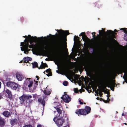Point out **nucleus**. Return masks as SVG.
Instances as JSON below:
<instances>
[{"mask_svg": "<svg viewBox=\"0 0 127 127\" xmlns=\"http://www.w3.org/2000/svg\"><path fill=\"white\" fill-rule=\"evenodd\" d=\"M81 35L82 36V38L85 42L86 43L87 49H88V44L90 43V47L93 50L94 54V67L88 66H87L85 70L87 72V76L90 78L86 76L84 78L83 76H81L82 79L85 81V84H95V32L93 34V39L91 40L89 39L85 34V32H82ZM80 35H79L80 36Z\"/></svg>", "mask_w": 127, "mask_h": 127, "instance_id": "1", "label": "nucleus"}, {"mask_svg": "<svg viewBox=\"0 0 127 127\" xmlns=\"http://www.w3.org/2000/svg\"><path fill=\"white\" fill-rule=\"evenodd\" d=\"M57 31L59 32L58 34L57 35L58 38L56 42V46L58 51L55 58L56 60L59 61L61 60L62 58L60 49L62 46L64 38L67 35L69 34V33L67 31H64L61 30H58Z\"/></svg>", "mask_w": 127, "mask_h": 127, "instance_id": "2", "label": "nucleus"}, {"mask_svg": "<svg viewBox=\"0 0 127 127\" xmlns=\"http://www.w3.org/2000/svg\"><path fill=\"white\" fill-rule=\"evenodd\" d=\"M110 77L109 75L104 77L100 76L99 77L100 82L101 84L105 86L114 88L115 86V82L110 83L108 84V81L110 79Z\"/></svg>", "mask_w": 127, "mask_h": 127, "instance_id": "3", "label": "nucleus"}, {"mask_svg": "<svg viewBox=\"0 0 127 127\" xmlns=\"http://www.w3.org/2000/svg\"><path fill=\"white\" fill-rule=\"evenodd\" d=\"M28 41L26 42H24L21 43L20 46H22L25 50L28 49L29 46V41H30L31 44L35 41L37 38L36 36H31L30 35H28Z\"/></svg>", "mask_w": 127, "mask_h": 127, "instance_id": "4", "label": "nucleus"}, {"mask_svg": "<svg viewBox=\"0 0 127 127\" xmlns=\"http://www.w3.org/2000/svg\"><path fill=\"white\" fill-rule=\"evenodd\" d=\"M63 118H58L56 116L53 118V121L58 127H60L63 126L64 122V120L63 119Z\"/></svg>", "mask_w": 127, "mask_h": 127, "instance_id": "5", "label": "nucleus"}, {"mask_svg": "<svg viewBox=\"0 0 127 127\" xmlns=\"http://www.w3.org/2000/svg\"><path fill=\"white\" fill-rule=\"evenodd\" d=\"M6 85L8 87H10L12 89L14 90H16L20 87L18 84L11 81L7 82Z\"/></svg>", "mask_w": 127, "mask_h": 127, "instance_id": "6", "label": "nucleus"}, {"mask_svg": "<svg viewBox=\"0 0 127 127\" xmlns=\"http://www.w3.org/2000/svg\"><path fill=\"white\" fill-rule=\"evenodd\" d=\"M32 98V96L31 95L24 94L19 98L20 99V103L21 104H24L25 101L26 100Z\"/></svg>", "mask_w": 127, "mask_h": 127, "instance_id": "7", "label": "nucleus"}, {"mask_svg": "<svg viewBox=\"0 0 127 127\" xmlns=\"http://www.w3.org/2000/svg\"><path fill=\"white\" fill-rule=\"evenodd\" d=\"M97 41L96 38V95L98 96V94L97 93L96 91L97 85Z\"/></svg>", "mask_w": 127, "mask_h": 127, "instance_id": "8", "label": "nucleus"}, {"mask_svg": "<svg viewBox=\"0 0 127 127\" xmlns=\"http://www.w3.org/2000/svg\"><path fill=\"white\" fill-rule=\"evenodd\" d=\"M63 101L66 103H68L71 101V98L68 95L66 94H64L63 96L61 97Z\"/></svg>", "mask_w": 127, "mask_h": 127, "instance_id": "9", "label": "nucleus"}, {"mask_svg": "<svg viewBox=\"0 0 127 127\" xmlns=\"http://www.w3.org/2000/svg\"><path fill=\"white\" fill-rule=\"evenodd\" d=\"M4 92L5 96L10 100L12 99L13 98V96L11 92L7 89L5 90Z\"/></svg>", "mask_w": 127, "mask_h": 127, "instance_id": "10", "label": "nucleus"}, {"mask_svg": "<svg viewBox=\"0 0 127 127\" xmlns=\"http://www.w3.org/2000/svg\"><path fill=\"white\" fill-rule=\"evenodd\" d=\"M107 31L109 33V35H111L112 39L113 40H115L114 38H116L115 35L117 33L115 32H117V30L116 29H115L114 30V32L112 31L111 30H107Z\"/></svg>", "mask_w": 127, "mask_h": 127, "instance_id": "11", "label": "nucleus"}, {"mask_svg": "<svg viewBox=\"0 0 127 127\" xmlns=\"http://www.w3.org/2000/svg\"><path fill=\"white\" fill-rule=\"evenodd\" d=\"M76 113L78 115H86L85 109H81L76 110Z\"/></svg>", "mask_w": 127, "mask_h": 127, "instance_id": "12", "label": "nucleus"}, {"mask_svg": "<svg viewBox=\"0 0 127 127\" xmlns=\"http://www.w3.org/2000/svg\"><path fill=\"white\" fill-rule=\"evenodd\" d=\"M16 78L18 81H21L24 79V77L22 74L18 72L16 74Z\"/></svg>", "mask_w": 127, "mask_h": 127, "instance_id": "13", "label": "nucleus"}, {"mask_svg": "<svg viewBox=\"0 0 127 127\" xmlns=\"http://www.w3.org/2000/svg\"><path fill=\"white\" fill-rule=\"evenodd\" d=\"M101 60L100 64V67L101 68V69H103V67L104 66V55L103 54H102L101 55Z\"/></svg>", "mask_w": 127, "mask_h": 127, "instance_id": "14", "label": "nucleus"}, {"mask_svg": "<svg viewBox=\"0 0 127 127\" xmlns=\"http://www.w3.org/2000/svg\"><path fill=\"white\" fill-rule=\"evenodd\" d=\"M43 99L41 97L39 98L38 99V102L43 105V107H44L45 105V101L44 99L45 97L44 96L43 97Z\"/></svg>", "mask_w": 127, "mask_h": 127, "instance_id": "15", "label": "nucleus"}, {"mask_svg": "<svg viewBox=\"0 0 127 127\" xmlns=\"http://www.w3.org/2000/svg\"><path fill=\"white\" fill-rule=\"evenodd\" d=\"M6 123L5 119L0 116V127H3Z\"/></svg>", "mask_w": 127, "mask_h": 127, "instance_id": "16", "label": "nucleus"}, {"mask_svg": "<svg viewBox=\"0 0 127 127\" xmlns=\"http://www.w3.org/2000/svg\"><path fill=\"white\" fill-rule=\"evenodd\" d=\"M55 108L56 109L57 111L59 114V117H64V114H62V111L59 108L56 107ZM63 114H65V112L64 111L63 112Z\"/></svg>", "mask_w": 127, "mask_h": 127, "instance_id": "17", "label": "nucleus"}, {"mask_svg": "<svg viewBox=\"0 0 127 127\" xmlns=\"http://www.w3.org/2000/svg\"><path fill=\"white\" fill-rule=\"evenodd\" d=\"M120 30L123 31L125 33L124 35V39L126 41H127V28H121Z\"/></svg>", "mask_w": 127, "mask_h": 127, "instance_id": "18", "label": "nucleus"}, {"mask_svg": "<svg viewBox=\"0 0 127 127\" xmlns=\"http://www.w3.org/2000/svg\"><path fill=\"white\" fill-rule=\"evenodd\" d=\"M2 114L4 117H9L11 114H10V112L7 111H3Z\"/></svg>", "mask_w": 127, "mask_h": 127, "instance_id": "19", "label": "nucleus"}, {"mask_svg": "<svg viewBox=\"0 0 127 127\" xmlns=\"http://www.w3.org/2000/svg\"><path fill=\"white\" fill-rule=\"evenodd\" d=\"M32 60V59L31 58L29 57H24L23 60V61H24V63H27L29 62V61H31Z\"/></svg>", "mask_w": 127, "mask_h": 127, "instance_id": "20", "label": "nucleus"}, {"mask_svg": "<svg viewBox=\"0 0 127 127\" xmlns=\"http://www.w3.org/2000/svg\"><path fill=\"white\" fill-rule=\"evenodd\" d=\"M84 109H85L86 113V114H88L90 112L91 109L90 107L89 106H86L85 107Z\"/></svg>", "mask_w": 127, "mask_h": 127, "instance_id": "21", "label": "nucleus"}, {"mask_svg": "<svg viewBox=\"0 0 127 127\" xmlns=\"http://www.w3.org/2000/svg\"><path fill=\"white\" fill-rule=\"evenodd\" d=\"M105 29H103V28L101 30H99V34L101 36H103L104 35V34L106 33V32L104 30Z\"/></svg>", "mask_w": 127, "mask_h": 127, "instance_id": "22", "label": "nucleus"}, {"mask_svg": "<svg viewBox=\"0 0 127 127\" xmlns=\"http://www.w3.org/2000/svg\"><path fill=\"white\" fill-rule=\"evenodd\" d=\"M110 96V95H107L106 96L107 97V100H106L103 99L102 98H100L102 100V101L105 103H107L109 102V101H110V99H109V97Z\"/></svg>", "mask_w": 127, "mask_h": 127, "instance_id": "23", "label": "nucleus"}, {"mask_svg": "<svg viewBox=\"0 0 127 127\" xmlns=\"http://www.w3.org/2000/svg\"><path fill=\"white\" fill-rule=\"evenodd\" d=\"M51 70L49 68L47 69L45 71L46 73H48L46 74L48 76H51L52 75V73L51 71Z\"/></svg>", "mask_w": 127, "mask_h": 127, "instance_id": "24", "label": "nucleus"}, {"mask_svg": "<svg viewBox=\"0 0 127 127\" xmlns=\"http://www.w3.org/2000/svg\"><path fill=\"white\" fill-rule=\"evenodd\" d=\"M17 120L16 119H14L11 120L10 123L11 125H13L17 122Z\"/></svg>", "mask_w": 127, "mask_h": 127, "instance_id": "25", "label": "nucleus"}, {"mask_svg": "<svg viewBox=\"0 0 127 127\" xmlns=\"http://www.w3.org/2000/svg\"><path fill=\"white\" fill-rule=\"evenodd\" d=\"M33 68L35 67H38V64L36 62H34L33 64Z\"/></svg>", "mask_w": 127, "mask_h": 127, "instance_id": "26", "label": "nucleus"}, {"mask_svg": "<svg viewBox=\"0 0 127 127\" xmlns=\"http://www.w3.org/2000/svg\"><path fill=\"white\" fill-rule=\"evenodd\" d=\"M44 94L46 95H49L50 94V92L47 90H45L44 92Z\"/></svg>", "mask_w": 127, "mask_h": 127, "instance_id": "27", "label": "nucleus"}, {"mask_svg": "<svg viewBox=\"0 0 127 127\" xmlns=\"http://www.w3.org/2000/svg\"><path fill=\"white\" fill-rule=\"evenodd\" d=\"M39 50L41 52H44V46L43 45L42 47H40L39 48Z\"/></svg>", "mask_w": 127, "mask_h": 127, "instance_id": "28", "label": "nucleus"}, {"mask_svg": "<svg viewBox=\"0 0 127 127\" xmlns=\"http://www.w3.org/2000/svg\"><path fill=\"white\" fill-rule=\"evenodd\" d=\"M45 67H44V63L43 64H41L39 68V69H42L45 68Z\"/></svg>", "mask_w": 127, "mask_h": 127, "instance_id": "29", "label": "nucleus"}, {"mask_svg": "<svg viewBox=\"0 0 127 127\" xmlns=\"http://www.w3.org/2000/svg\"><path fill=\"white\" fill-rule=\"evenodd\" d=\"M33 84V82L32 81H31L29 84L28 85V87L29 88L31 87L32 85Z\"/></svg>", "mask_w": 127, "mask_h": 127, "instance_id": "30", "label": "nucleus"}, {"mask_svg": "<svg viewBox=\"0 0 127 127\" xmlns=\"http://www.w3.org/2000/svg\"><path fill=\"white\" fill-rule=\"evenodd\" d=\"M79 38L77 36H75L74 37V40H79Z\"/></svg>", "mask_w": 127, "mask_h": 127, "instance_id": "31", "label": "nucleus"}, {"mask_svg": "<svg viewBox=\"0 0 127 127\" xmlns=\"http://www.w3.org/2000/svg\"><path fill=\"white\" fill-rule=\"evenodd\" d=\"M68 83L67 81H65L63 82V84L64 86H66L68 85Z\"/></svg>", "mask_w": 127, "mask_h": 127, "instance_id": "32", "label": "nucleus"}, {"mask_svg": "<svg viewBox=\"0 0 127 127\" xmlns=\"http://www.w3.org/2000/svg\"><path fill=\"white\" fill-rule=\"evenodd\" d=\"M122 71H123L124 72H125L127 71V68L126 67H123L122 70Z\"/></svg>", "mask_w": 127, "mask_h": 127, "instance_id": "33", "label": "nucleus"}, {"mask_svg": "<svg viewBox=\"0 0 127 127\" xmlns=\"http://www.w3.org/2000/svg\"><path fill=\"white\" fill-rule=\"evenodd\" d=\"M74 90L75 93H77L78 92V89L77 88H74Z\"/></svg>", "mask_w": 127, "mask_h": 127, "instance_id": "34", "label": "nucleus"}, {"mask_svg": "<svg viewBox=\"0 0 127 127\" xmlns=\"http://www.w3.org/2000/svg\"><path fill=\"white\" fill-rule=\"evenodd\" d=\"M23 127H32V126L31 125H28L24 126Z\"/></svg>", "mask_w": 127, "mask_h": 127, "instance_id": "35", "label": "nucleus"}, {"mask_svg": "<svg viewBox=\"0 0 127 127\" xmlns=\"http://www.w3.org/2000/svg\"><path fill=\"white\" fill-rule=\"evenodd\" d=\"M57 34V33H56V35H52L51 34H50L49 35H50V36H52V37L53 38H54L55 37H56V35Z\"/></svg>", "mask_w": 127, "mask_h": 127, "instance_id": "36", "label": "nucleus"}, {"mask_svg": "<svg viewBox=\"0 0 127 127\" xmlns=\"http://www.w3.org/2000/svg\"><path fill=\"white\" fill-rule=\"evenodd\" d=\"M3 98L2 93H0V99Z\"/></svg>", "mask_w": 127, "mask_h": 127, "instance_id": "37", "label": "nucleus"}, {"mask_svg": "<svg viewBox=\"0 0 127 127\" xmlns=\"http://www.w3.org/2000/svg\"><path fill=\"white\" fill-rule=\"evenodd\" d=\"M29 48H32L33 47V45H29Z\"/></svg>", "mask_w": 127, "mask_h": 127, "instance_id": "38", "label": "nucleus"}, {"mask_svg": "<svg viewBox=\"0 0 127 127\" xmlns=\"http://www.w3.org/2000/svg\"><path fill=\"white\" fill-rule=\"evenodd\" d=\"M26 51L27 52V54H28L29 53V51H30V49H29L28 48V49H26Z\"/></svg>", "mask_w": 127, "mask_h": 127, "instance_id": "39", "label": "nucleus"}, {"mask_svg": "<svg viewBox=\"0 0 127 127\" xmlns=\"http://www.w3.org/2000/svg\"><path fill=\"white\" fill-rule=\"evenodd\" d=\"M79 102H80V104H83V102H81V100H79Z\"/></svg>", "mask_w": 127, "mask_h": 127, "instance_id": "40", "label": "nucleus"}, {"mask_svg": "<svg viewBox=\"0 0 127 127\" xmlns=\"http://www.w3.org/2000/svg\"><path fill=\"white\" fill-rule=\"evenodd\" d=\"M44 67H45H45H48V66L47 65L46 63H44Z\"/></svg>", "mask_w": 127, "mask_h": 127, "instance_id": "41", "label": "nucleus"}, {"mask_svg": "<svg viewBox=\"0 0 127 127\" xmlns=\"http://www.w3.org/2000/svg\"><path fill=\"white\" fill-rule=\"evenodd\" d=\"M99 95L100 96V97H101L102 95L103 94L101 93V92H99Z\"/></svg>", "mask_w": 127, "mask_h": 127, "instance_id": "42", "label": "nucleus"}, {"mask_svg": "<svg viewBox=\"0 0 127 127\" xmlns=\"http://www.w3.org/2000/svg\"><path fill=\"white\" fill-rule=\"evenodd\" d=\"M100 98H99L98 97H97V98H96V99H97V100H99H99H100V101L101 100H102V99H100Z\"/></svg>", "mask_w": 127, "mask_h": 127, "instance_id": "43", "label": "nucleus"}, {"mask_svg": "<svg viewBox=\"0 0 127 127\" xmlns=\"http://www.w3.org/2000/svg\"><path fill=\"white\" fill-rule=\"evenodd\" d=\"M21 50L22 51H24V50H25L22 47H21Z\"/></svg>", "mask_w": 127, "mask_h": 127, "instance_id": "44", "label": "nucleus"}, {"mask_svg": "<svg viewBox=\"0 0 127 127\" xmlns=\"http://www.w3.org/2000/svg\"><path fill=\"white\" fill-rule=\"evenodd\" d=\"M36 77L37 78V80H39V77L38 76H36Z\"/></svg>", "mask_w": 127, "mask_h": 127, "instance_id": "45", "label": "nucleus"}, {"mask_svg": "<svg viewBox=\"0 0 127 127\" xmlns=\"http://www.w3.org/2000/svg\"><path fill=\"white\" fill-rule=\"evenodd\" d=\"M25 77V78L26 79V80L28 79V81H30V80L31 79V78H26Z\"/></svg>", "mask_w": 127, "mask_h": 127, "instance_id": "46", "label": "nucleus"}, {"mask_svg": "<svg viewBox=\"0 0 127 127\" xmlns=\"http://www.w3.org/2000/svg\"><path fill=\"white\" fill-rule=\"evenodd\" d=\"M38 81H36L35 84L36 85H38Z\"/></svg>", "mask_w": 127, "mask_h": 127, "instance_id": "47", "label": "nucleus"}, {"mask_svg": "<svg viewBox=\"0 0 127 127\" xmlns=\"http://www.w3.org/2000/svg\"><path fill=\"white\" fill-rule=\"evenodd\" d=\"M24 37L26 38H28V40L29 39L28 38V37H27V36L26 35L25 36H23Z\"/></svg>", "mask_w": 127, "mask_h": 127, "instance_id": "48", "label": "nucleus"}, {"mask_svg": "<svg viewBox=\"0 0 127 127\" xmlns=\"http://www.w3.org/2000/svg\"><path fill=\"white\" fill-rule=\"evenodd\" d=\"M37 127H42V126L41 125H38L37 126Z\"/></svg>", "mask_w": 127, "mask_h": 127, "instance_id": "49", "label": "nucleus"}, {"mask_svg": "<svg viewBox=\"0 0 127 127\" xmlns=\"http://www.w3.org/2000/svg\"><path fill=\"white\" fill-rule=\"evenodd\" d=\"M27 52L26 51V50H25V51H24V53L25 54H27Z\"/></svg>", "mask_w": 127, "mask_h": 127, "instance_id": "50", "label": "nucleus"}, {"mask_svg": "<svg viewBox=\"0 0 127 127\" xmlns=\"http://www.w3.org/2000/svg\"><path fill=\"white\" fill-rule=\"evenodd\" d=\"M1 83L0 81V89L1 88Z\"/></svg>", "mask_w": 127, "mask_h": 127, "instance_id": "51", "label": "nucleus"}, {"mask_svg": "<svg viewBox=\"0 0 127 127\" xmlns=\"http://www.w3.org/2000/svg\"><path fill=\"white\" fill-rule=\"evenodd\" d=\"M122 116H124L125 115V114L124 113H123L122 114Z\"/></svg>", "mask_w": 127, "mask_h": 127, "instance_id": "52", "label": "nucleus"}, {"mask_svg": "<svg viewBox=\"0 0 127 127\" xmlns=\"http://www.w3.org/2000/svg\"><path fill=\"white\" fill-rule=\"evenodd\" d=\"M23 61L24 62V61H23V60L22 61H21L20 62V63H22V62Z\"/></svg>", "mask_w": 127, "mask_h": 127, "instance_id": "53", "label": "nucleus"}, {"mask_svg": "<svg viewBox=\"0 0 127 127\" xmlns=\"http://www.w3.org/2000/svg\"><path fill=\"white\" fill-rule=\"evenodd\" d=\"M123 124H124L125 125H127V124L126 123H123Z\"/></svg>", "mask_w": 127, "mask_h": 127, "instance_id": "54", "label": "nucleus"}, {"mask_svg": "<svg viewBox=\"0 0 127 127\" xmlns=\"http://www.w3.org/2000/svg\"><path fill=\"white\" fill-rule=\"evenodd\" d=\"M104 87V89H105V87Z\"/></svg>", "mask_w": 127, "mask_h": 127, "instance_id": "55", "label": "nucleus"}, {"mask_svg": "<svg viewBox=\"0 0 127 127\" xmlns=\"http://www.w3.org/2000/svg\"><path fill=\"white\" fill-rule=\"evenodd\" d=\"M26 41V39H25L24 40V42H25Z\"/></svg>", "mask_w": 127, "mask_h": 127, "instance_id": "56", "label": "nucleus"}, {"mask_svg": "<svg viewBox=\"0 0 127 127\" xmlns=\"http://www.w3.org/2000/svg\"><path fill=\"white\" fill-rule=\"evenodd\" d=\"M127 75H126V78H127Z\"/></svg>", "mask_w": 127, "mask_h": 127, "instance_id": "57", "label": "nucleus"}, {"mask_svg": "<svg viewBox=\"0 0 127 127\" xmlns=\"http://www.w3.org/2000/svg\"><path fill=\"white\" fill-rule=\"evenodd\" d=\"M47 37H49V35H47Z\"/></svg>", "mask_w": 127, "mask_h": 127, "instance_id": "58", "label": "nucleus"}, {"mask_svg": "<svg viewBox=\"0 0 127 127\" xmlns=\"http://www.w3.org/2000/svg\"><path fill=\"white\" fill-rule=\"evenodd\" d=\"M105 48V49H106V50L107 49V47H106Z\"/></svg>", "mask_w": 127, "mask_h": 127, "instance_id": "59", "label": "nucleus"}, {"mask_svg": "<svg viewBox=\"0 0 127 127\" xmlns=\"http://www.w3.org/2000/svg\"><path fill=\"white\" fill-rule=\"evenodd\" d=\"M41 64H44L43 62H41Z\"/></svg>", "mask_w": 127, "mask_h": 127, "instance_id": "60", "label": "nucleus"}, {"mask_svg": "<svg viewBox=\"0 0 127 127\" xmlns=\"http://www.w3.org/2000/svg\"><path fill=\"white\" fill-rule=\"evenodd\" d=\"M111 90H113V91H114V89H113V90H112L111 89Z\"/></svg>", "mask_w": 127, "mask_h": 127, "instance_id": "61", "label": "nucleus"}, {"mask_svg": "<svg viewBox=\"0 0 127 127\" xmlns=\"http://www.w3.org/2000/svg\"><path fill=\"white\" fill-rule=\"evenodd\" d=\"M105 41L106 42H107V41H106V40H105Z\"/></svg>", "mask_w": 127, "mask_h": 127, "instance_id": "62", "label": "nucleus"}, {"mask_svg": "<svg viewBox=\"0 0 127 127\" xmlns=\"http://www.w3.org/2000/svg\"><path fill=\"white\" fill-rule=\"evenodd\" d=\"M45 60H46V61H47V58H46V59H45Z\"/></svg>", "mask_w": 127, "mask_h": 127, "instance_id": "63", "label": "nucleus"}, {"mask_svg": "<svg viewBox=\"0 0 127 127\" xmlns=\"http://www.w3.org/2000/svg\"><path fill=\"white\" fill-rule=\"evenodd\" d=\"M126 83H127V81H126Z\"/></svg>", "mask_w": 127, "mask_h": 127, "instance_id": "64", "label": "nucleus"}]
</instances>
